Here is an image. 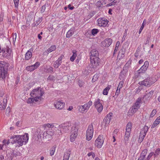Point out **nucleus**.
Segmentation results:
<instances>
[{"instance_id": "obj_1", "label": "nucleus", "mask_w": 160, "mask_h": 160, "mask_svg": "<svg viewBox=\"0 0 160 160\" xmlns=\"http://www.w3.org/2000/svg\"><path fill=\"white\" fill-rule=\"evenodd\" d=\"M12 137L13 143L14 144H17L16 146L19 147L22 146L23 144H26L29 139L28 134L27 133H25L22 135H14Z\"/></svg>"}, {"instance_id": "obj_2", "label": "nucleus", "mask_w": 160, "mask_h": 160, "mask_svg": "<svg viewBox=\"0 0 160 160\" xmlns=\"http://www.w3.org/2000/svg\"><path fill=\"white\" fill-rule=\"evenodd\" d=\"M9 64L4 61H0V79L4 80L8 75V68Z\"/></svg>"}, {"instance_id": "obj_3", "label": "nucleus", "mask_w": 160, "mask_h": 160, "mask_svg": "<svg viewBox=\"0 0 160 160\" xmlns=\"http://www.w3.org/2000/svg\"><path fill=\"white\" fill-rule=\"evenodd\" d=\"M44 92L42 89L40 87H38L33 89L30 95L33 98H35L37 100H41L42 98L41 97L44 93Z\"/></svg>"}, {"instance_id": "obj_4", "label": "nucleus", "mask_w": 160, "mask_h": 160, "mask_svg": "<svg viewBox=\"0 0 160 160\" xmlns=\"http://www.w3.org/2000/svg\"><path fill=\"white\" fill-rule=\"evenodd\" d=\"M79 126L75 123L72 126L70 136V140L71 142H74L78 135Z\"/></svg>"}, {"instance_id": "obj_5", "label": "nucleus", "mask_w": 160, "mask_h": 160, "mask_svg": "<svg viewBox=\"0 0 160 160\" xmlns=\"http://www.w3.org/2000/svg\"><path fill=\"white\" fill-rule=\"evenodd\" d=\"M93 124L91 123L89 125L86 132V138L87 140L90 141L92 138L93 133Z\"/></svg>"}, {"instance_id": "obj_6", "label": "nucleus", "mask_w": 160, "mask_h": 160, "mask_svg": "<svg viewBox=\"0 0 160 160\" xmlns=\"http://www.w3.org/2000/svg\"><path fill=\"white\" fill-rule=\"evenodd\" d=\"M40 130V129L38 128L37 129V133H38V132H39V133L40 132L39 131ZM38 137L40 138L41 139H42V140L43 142H47L49 140L52 138V136L48 135V133H47L46 132H44L42 135L41 134L38 133Z\"/></svg>"}, {"instance_id": "obj_7", "label": "nucleus", "mask_w": 160, "mask_h": 160, "mask_svg": "<svg viewBox=\"0 0 160 160\" xmlns=\"http://www.w3.org/2000/svg\"><path fill=\"white\" fill-rule=\"evenodd\" d=\"M92 105V102L90 100L84 105L79 106L78 110L80 112L83 113L85 111L87 112Z\"/></svg>"}, {"instance_id": "obj_8", "label": "nucleus", "mask_w": 160, "mask_h": 160, "mask_svg": "<svg viewBox=\"0 0 160 160\" xmlns=\"http://www.w3.org/2000/svg\"><path fill=\"white\" fill-rule=\"evenodd\" d=\"M100 59L99 58H90L91 67L96 69L100 64Z\"/></svg>"}, {"instance_id": "obj_9", "label": "nucleus", "mask_w": 160, "mask_h": 160, "mask_svg": "<svg viewBox=\"0 0 160 160\" xmlns=\"http://www.w3.org/2000/svg\"><path fill=\"white\" fill-rule=\"evenodd\" d=\"M155 82L153 80V78L148 77L143 81L140 82L139 84L140 85H144L147 87H149Z\"/></svg>"}, {"instance_id": "obj_10", "label": "nucleus", "mask_w": 160, "mask_h": 160, "mask_svg": "<svg viewBox=\"0 0 160 160\" xmlns=\"http://www.w3.org/2000/svg\"><path fill=\"white\" fill-rule=\"evenodd\" d=\"M104 140L102 135H100L95 141V145L98 148H101L103 144Z\"/></svg>"}, {"instance_id": "obj_11", "label": "nucleus", "mask_w": 160, "mask_h": 160, "mask_svg": "<svg viewBox=\"0 0 160 160\" xmlns=\"http://www.w3.org/2000/svg\"><path fill=\"white\" fill-rule=\"evenodd\" d=\"M100 99L98 98L94 102V105L95 108H96L98 110V111L99 113L102 111L103 109V106L100 102Z\"/></svg>"}, {"instance_id": "obj_12", "label": "nucleus", "mask_w": 160, "mask_h": 160, "mask_svg": "<svg viewBox=\"0 0 160 160\" xmlns=\"http://www.w3.org/2000/svg\"><path fill=\"white\" fill-rule=\"evenodd\" d=\"M2 52V56L6 58L9 59H10L12 56V53H8L6 52V48H1L0 46V53Z\"/></svg>"}, {"instance_id": "obj_13", "label": "nucleus", "mask_w": 160, "mask_h": 160, "mask_svg": "<svg viewBox=\"0 0 160 160\" xmlns=\"http://www.w3.org/2000/svg\"><path fill=\"white\" fill-rule=\"evenodd\" d=\"M98 25L100 27H106L108 24V21L105 19L104 18H100L97 20Z\"/></svg>"}, {"instance_id": "obj_14", "label": "nucleus", "mask_w": 160, "mask_h": 160, "mask_svg": "<svg viewBox=\"0 0 160 160\" xmlns=\"http://www.w3.org/2000/svg\"><path fill=\"white\" fill-rule=\"evenodd\" d=\"M40 65L39 62H36L34 65L28 66L26 67V69L28 71L32 72L36 69Z\"/></svg>"}, {"instance_id": "obj_15", "label": "nucleus", "mask_w": 160, "mask_h": 160, "mask_svg": "<svg viewBox=\"0 0 160 160\" xmlns=\"http://www.w3.org/2000/svg\"><path fill=\"white\" fill-rule=\"evenodd\" d=\"M148 62L147 61H146L144 62V64L137 71L138 73L140 74L141 73H144L148 68Z\"/></svg>"}, {"instance_id": "obj_16", "label": "nucleus", "mask_w": 160, "mask_h": 160, "mask_svg": "<svg viewBox=\"0 0 160 160\" xmlns=\"http://www.w3.org/2000/svg\"><path fill=\"white\" fill-rule=\"evenodd\" d=\"M112 113H109L107 115L104 119L103 120V122L105 123V126H107L109 124L112 117Z\"/></svg>"}, {"instance_id": "obj_17", "label": "nucleus", "mask_w": 160, "mask_h": 160, "mask_svg": "<svg viewBox=\"0 0 160 160\" xmlns=\"http://www.w3.org/2000/svg\"><path fill=\"white\" fill-rule=\"evenodd\" d=\"M112 40L110 38L106 39L102 42L101 44L102 46L104 47H108L112 43Z\"/></svg>"}, {"instance_id": "obj_18", "label": "nucleus", "mask_w": 160, "mask_h": 160, "mask_svg": "<svg viewBox=\"0 0 160 160\" xmlns=\"http://www.w3.org/2000/svg\"><path fill=\"white\" fill-rule=\"evenodd\" d=\"M55 107L59 109H62L64 107L65 103L59 100L55 102L54 104Z\"/></svg>"}, {"instance_id": "obj_19", "label": "nucleus", "mask_w": 160, "mask_h": 160, "mask_svg": "<svg viewBox=\"0 0 160 160\" xmlns=\"http://www.w3.org/2000/svg\"><path fill=\"white\" fill-rule=\"evenodd\" d=\"M106 4V1L105 0H100L97 2L96 6L100 9L102 8L103 7V5Z\"/></svg>"}, {"instance_id": "obj_20", "label": "nucleus", "mask_w": 160, "mask_h": 160, "mask_svg": "<svg viewBox=\"0 0 160 160\" xmlns=\"http://www.w3.org/2000/svg\"><path fill=\"white\" fill-rule=\"evenodd\" d=\"M128 71V69H126L125 68H123V70L121 71L120 73L119 79L120 80H124L125 79L124 77L125 76V74Z\"/></svg>"}, {"instance_id": "obj_21", "label": "nucleus", "mask_w": 160, "mask_h": 160, "mask_svg": "<svg viewBox=\"0 0 160 160\" xmlns=\"http://www.w3.org/2000/svg\"><path fill=\"white\" fill-rule=\"evenodd\" d=\"M91 53L90 58H99V53L96 49H94L92 50L91 51Z\"/></svg>"}, {"instance_id": "obj_22", "label": "nucleus", "mask_w": 160, "mask_h": 160, "mask_svg": "<svg viewBox=\"0 0 160 160\" xmlns=\"http://www.w3.org/2000/svg\"><path fill=\"white\" fill-rule=\"evenodd\" d=\"M32 48L29 49L26 52L25 56V60H29L32 57V52L33 51Z\"/></svg>"}, {"instance_id": "obj_23", "label": "nucleus", "mask_w": 160, "mask_h": 160, "mask_svg": "<svg viewBox=\"0 0 160 160\" xmlns=\"http://www.w3.org/2000/svg\"><path fill=\"white\" fill-rule=\"evenodd\" d=\"M69 127L68 125H67L65 123H62L59 126V129L62 128L63 131L65 132H67L69 130Z\"/></svg>"}, {"instance_id": "obj_24", "label": "nucleus", "mask_w": 160, "mask_h": 160, "mask_svg": "<svg viewBox=\"0 0 160 160\" xmlns=\"http://www.w3.org/2000/svg\"><path fill=\"white\" fill-rule=\"evenodd\" d=\"M71 154V150L68 149L66 152L64 154L63 160H68Z\"/></svg>"}, {"instance_id": "obj_25", "label": "nucleus", "mask_w": 160, "mask_h": 160, "mask_svg": "<svg viewBox=\"0 0 160 160\" xmlns=\"http://www.w3.org/2000/svg\"><path fill=\"white\" fill-rule=\"evenodd\" d=\"M75 29L74 28H72L67 32L66 34V37L68 38H70L74 33Z\"/></svg>"}, {"instance_id": "obj_26", "label": "nucleus", "mask_w": 160, "mask_h": 160, "mask_svg": "<svg viewBox=\"0 0 160 160\" xmlns=\"http://www.w3.org/2000/svg\"><path fill=\"white\" fill-rule=\"evenodd\" d=\"M142 103V98H138L136 101L134 105V106L140 108V104Z\"/></svg>"}, {"instance_id": "obj_27", "label": "nucleus", "mask_w": 160, "mask_h": 160, "mask_svg": "<svg viewBox=\"0 0 160 160\" xmlns=\"http://www.w3.org/2000/svg\"><path fill=\"white\" fill-rule=\"evenodd\" d=\"M149 128V127L147 126H145L141 130V131L140 132L142 133H143L144 135H146L147 133V132Z\"/></svg>"}, {"instance_id": "obj_28", "label": "nucleus", "mask_w": 160, "mask_h": 160, "mask_svg": "<svg viewBox=\"0 0 160 160\" xmlns=\"http://www.w3.org/2000/svg\"><path fill=\"white\" fill-rule=\"evenodd\" d=\"M13 157L12 153V151H11L10 153L7 154V156L5 158H6L7 160H12Z\"/></svg>"}, {"instance_id": "obj_29", "label": "nucleus", "mask_w": 160, "mask_h": 160, "mask_svg": "<svg viewBox=\"0 0 160 160\" xmlns=\"http://www.w3.org/2000/svg\"><path fill=\"white\" fill-rule=\"evenodd\" d=\"M76 52L77 51L75 50H73L72 51L73 54L70 58V60L71 61L73 62L75 59V58L77 56Z\"/></svg>"}, {"instance_id": "obj_30", "label": "nucleus", "mask_w": 160, "mask_h": 160, "mask_svg": "<svg viewBox=\"0 0 160 160\" xmlns=\"http://www.w3.org/2000/svg\"><path fill=\"white\" fill-rule=\"evenodd\" d=\"M62 63V61H60L59 60H57L53 64V66L56 68H58L59 66L61 65Z\"/></svg>"}, {"instance_id": "obj_31", "label": "nucleus", "mask_w": 160, "mask_h": 160, "mask_svg": "<svg viewBox=\"0 0 160 160\" xmlns=\"http://www.w3.org/2000/svg\"><path fill=\"white\" fill-rule=\"evenodd\" d=\"M56 49L55 45H52L46 51V52L48 53L51 52L53 51H54Z\"/></svg>"}, {"instance_id": "obj_32", "label": "nucleus", "mask_w": 160, "mask_h": 160, "mask_svg": "<svg viewBox=\"0 0 160 160\" xmlns=\"http://www.w3.org/2000/svg\"><path fill=\"white\" fill-rule=\"evenodd\" d=\"M35 101L36 102L38 101V100H37V99H35V98H29L27 101V102L28 103H32L34 101Z\"/></svg>"}, {"instance_id": "obj_33", "label": "nucleus", "mask_w": 160, "mask_h": 160, "mask_svg": "<svg viewBox=\"0 0 160 160\" xmlns=\"http://www.w3.org/2000/svg\"><path fill=\"white\" fill-rule=\"evenodd\" d=\"M7 102V99L5 98H4L3 101V105L0 108L1 109H3V110L5 109L6 108Z\"/></svg>"}, {"instance_id": "obj_34", "label": "nucleus", "mask_w": 160, "mask_h": 160, "mask_svg": "<svg viewBox=\"0 0 160 160\" xmlns=\"http://www.w3.org/2000/svg\"><path fill=\"white\" fill-rule=\"evenodd\" d=\"M145 136V135H144L143 133L140 132L138 139V142H141L142 141Z\"/></svg>"}, {"instance_id": "obj_35", "label": "nucleus", "mask_w": 160, "mask_h": 160, "mask_svg": "<svg viewBox=\"0 0 160 160\" xmlns=\"http://www.w3.org/2000/svg\"><path fill=\"white\" fill-rule=\"evenodd\" d=\"M48 135H49L52 136L54 134V131L52 130V128H49L47 129V131L45 132Z\"/></svg>"}, {"instance_id": "obj_36", "label": "nucleus", "mask_w": 160, "mask_h": 160, "mask_svg": "<svg viewBox=\"0 0 160 160\" xmlns=\"http://www.w3.org/2000/svg\"><path fill=\"white\" fill-rule=\"evenodd\" d=\"M139 108L134 106V105L130 109L131 110V112L133 113H135L138 110Z\"/></svg>"}, {"instance_id": "obj_37", "label": "nucleus", "mask_w": 160, "mask_h": 160, "mask_svg": "<svg viewBox=\"0 0 160 160\" xmlns=\"http://www.w3.org/2000/svg\"><path fill=\"white\" fill-rule=\"evenodd\" d=\"M153 91H151L148 93H147L145 95V97H146V98H151L153 95Z\"/></svg>"}, {"instance_id": "obj_38", "label": "nucleus", "mask_w": 160, "mask_h": 160, "mask_svg": "<svg viewBox=\"0 0 160 160\" xmlns=\"http://www.w3.org/2000/svg\"><path fill=\"white\" fill-rule=\"evenodd\" d=\"M99 32V30L97 29L93 28L91 31V33L93 36L96 35Z\"/></svg>"}, {"instance_id": "obj_39", "label": "nucleus", "mask_w": 160, "mask_h": 160, "mask_svg": "<svg viewBox=\"0 0 160 160\" xmlns=\"http://www.w3.org/2000/svg\"><path fill=\"white\" fill-rule=\"evenodd\" d=\"M56 148V146H54L50 150V154L51 156L54 155Z\"/></svg>"}, {"instance_id": "obj_40", "label": "nucleus", "mask_w": 160, "mask_h": 160, "mask_svg": "<svg viewBox=\"0 0 160 160\" xmlns=\"http://www.w3.org/2000/svg\"><path fill=\"white\" fill-rule=\"evenodd\" d=\"M98 77H99L98 74H95L94 75V76L92 79V82H95L96 81L98 80Z\"/></svg>"}, {"instance_id": "obj_41", "label": "nucleus", "mask_w": 160, "mask_h": 160, "mask_svg": "<svg viewBox=\"0 0 160 160\" xmlns=\"http://www.w3.org/2000/svg\"><path fill=\"white\" fill-rule=\"evenodd\" d=\"M130 134V133H127L126 132H125L124 140L125 141V142H127L128 141V138L129 137Z\"/></svg>"}, {"instance_id": "obj_42", "label": "nucleus", "mask_w": 160, "mask_h": 160, "mask_svg": "<svg viewBox=\"0 0 160 160\" xmlns=\"http://www.w3.org/2000/svg\"><path fill=\"white\" fill-rule=\"evenodd\" d=\"M131 63V61L129 60L127 63L125 64V66H124L123 68H125L127 69L128 70L129 66H130V64Z\"/></svg>"}, {"instance_id": "obj_43", "label": "nucleus", "mask_w": 160, "mask_h": 160, "mask_svg": "<svg viewBox=\"0 0 160 160\" xmlns=\"http://www.w3.org/2000/svg\"><path fill=\"white\" fill-rule=\"evenodd\" d=\"M56 79L55 77L52 75H50L48 77L47 79V81H51V80H55Z\"/></svg>"}, {"instance_id": "obj_44", "label": "nucleus", "mask_w": 160, "mask_h": 160, "mask_svg": "<svg viewBox=\"0 0 160 160\" xmlns=\"http://www.w3.org/2000/svg\"><path fill=\"white\" fill-rule=\"evenodd\" d=\"M10 143H11L12 144H14L13 143L12 137H11L10 139L7 140L5 146L8 145Z\"/></svg>"}, {"instance_id": "obj_45", "label": "nucleus", "mask_w": 160, "mask_h": 160, "mask_svg": "<svg viewBox=\"0 0 160 160\" xmlns=\"http://www.w3.org/2000/svg\"><path fill=\"white\" fill-rule=\"evenodd\" d=\"M47 72L48 73H52L53 72V68L52 67L49 66L48 68L47 69Z\"/></svg>"}, {"instance_id": "obj_46", "label": "nucleus", "mask_w": 160, "mask_h": 160, "mask_svg": "<svg viewBox=\"0 0 160 160\" xmlns=\"http://www.w3.org/2000/svg\"><path fill=\"white\" fill-rule=\"evenodd\" d=\"M110 89V88L108 87H106L105 88L103 91V94L104 95H107L108 93V91Z\"/></svg>"}, {"instance_id": "obj_47", "label": "nucleus", "mask_w": 160, "mask_h": 160, "mask_svg": "<svg viewBox=\"0 0 160 160\" xmlns=\"http://www.w3.org/2000/svg\"><path fill=\"white\" fill-rule=\"evenodd\" d=\"M44 127L46 128L47 127L49 128H52L54 127V125L53 124H50L49 123H47L44 125Z\"/></svg>"}, {"instance_id": "obj_48", "label": "nucleus", "mask_w": 160, "mask_h": 160, "mask_svg": "<svg viewBox=\"0 0 160 160\" xmlns=\"http://www.w3.org/2000/svg\"><path fill=\"white\" fill-rule=\"evenodd\" d=\"M11 112V108L10 107H8L7 108L6 112V115L8 117L10 116V112Z\"/></svg>"}, {"instance_id": "obj_49", "label": "nucleus", "mask_w": 160, "mask_h": 160, "mask_svg": "<svg viewBox=\"0 0 160 160\" xmlns=\"http://www.w3.org/2000/svg\"><path fill=\"white\" fill-rule=\"evenodd\" d=\"M156 112H157V111H156V109H154L152 111V112H151V113L150 115V117H153L155 115V114H156Z\"/></svg>"}, {"instance_id": "obj_50", "label": "nucleus", "mask_w": 160, "mask_h": 160, "mask_svg": "<svg viewBox=\"0 0 160 160\" xmlns=\"http://www.w3.org/2000/svg\"><path fill=\"white\" fill-rule=\"evenodd\" d=\"M14 157H16L18 156L20 154V152H15L14 151H12Z\"/></svg>"}, {"instance_id": "obj_51", "label": "nucleus", "mask_w": 160, "mask_h": 160, "mask_svg": "<svg viewBox=\"0 0 160 160\" xmlns=\"http://www.w3.org/2000/svg\"><path fill=\"white\" fill-rule=\"evenodd\" d=\"M132 124L131 122H129L126 126V129H132Z\"/></svg>"}, {"instance_id": "obj_52", "label": "nucleus", "mask_w": 160, "mask_h": 160, "mask_svg": "<svg viewBox=\"0 0 160 160\" xmlns=\"http://www.w3.org/2000/svg\"><path fill=\"white\" fill-rule=\"evenodd\" d=\"M147 151L148 150L147 149H145L143 150L142 151L140 155L145 157L147 152Z\"/></svg>"}, {"instance_id": "obj_53", "label": "nucleus", "mask_w": 160, "mask_h": 160, "mask_svg": "<svg viewBox=\"0 0 160 160\" xmlns=\"http://www.w3.org/2000/svg\"><path fill=\"white\" fill-rule=\"evenodd\" d=\"M145 21V20H144L142 24V26H141V27L139 29V33L140 34L142 32V29L144 27V22Z\"/></svg>"}, {"instance_id": "obj_54", "label": "nucleus", "mask_w": 160, "mask_h": 160, "mask_svg": "<svg viewBox=\"0 0 160 160\" xmlns=\"http://www.w3.org/2000/svg\"><path fill=\"white\" fill-rule=\"evenodd\" d=\"M46 8V4H45L42 7L41 9V13H43L45 12Z\"/></svg>"}, {"instance_id": "obj_55", "label": "nucleus", "mask_w": 160, "mask_h": 160, "mask_svg": "<svg viewBox=\"0 0 160 160\" xmlns=\"http://www.w3.org/2000/svg\"><path fill=\"white\" fill-rule=\"evenodd\" d=\"M6 48V52L8 53H12V50L10 49V48L8 46H7Z\"/></svg>"}, {"instance_id": "obj_56", "label": "nucleus", "mask_w": 160, "mask_h": 160, "mask_svg": "<svg viewBox=\"0 0 160 160\" xmlns=\"http://www.w3.org/2000/svg\"><path fill=\"white\" fill-rule=\"evenodd\" d=\"M117 2V1H116L115 2H114V1L112 2H111L109 3L106 6L107 7H109L112 5H115L116 3Z\"/></svg>"}, {"instance_id": "obj_57", "label": "nucleus", "mask_w": 160, "mask_h": 160, "mask_svg": "<svg viewBox=\"0 0 160 160\" xmlns=\"http://www.w3.org/2000/svg\"><path fill=\"white\" fill-rule=\"evenodd\" d=\"M158 124H159L156 121H155L152 126L151 128H154Z\"/></svg>"}, {"instance_id": "obj_58", "label": "nucleus", "mask_w": 160, "mask_h": 160, "mask_svg": "<svg viewBox=\"0 0 160 160\" xmlns=\"http://www.w3.org/2000/svg\"><path fill=\"white\" fill-rule=\"evenodd\" d=\"M13 1L15 7L17 8L18 5L19 0H13Z\"/></svg>"}, {"instance_id": "obj_59", "label": "nucleus", "mask_w": 160, "mask_h": 160, "mask_svg": "<svg viewBox=\"0 0 160 160\" xmlns=\"http://www.w3.org/2000/svg\"><path fill=\"white\" fill-rule=\"evenodd\" d=\"M42 17L39 18L36 21L37 24V25H39V24L42 21Z\"/></svg>"}, {"instance_id": "obj_60", "label": "nucleus", "mask_w": 160, "mask_h": 160, "mask_svg": "<svg viewBox=\"0 0 160 160\" xmlns=\"http://www.w3.org/2000/svg\"><path fill=\"white\" fill-rule=\"evenodd\" d=\"M153 153V152H151L150 153L147 158V160H149L150 158L152 156Z\"/></svg>"}, {"instance_id": "obj_61", "label": "nucleus", "mask_w": 160, "mask_h": 160, "mask_svg": "<svg viewBox=\"0 0 160 160\" xmlns=\"http://www.w3.org/2000/svg\"><path fill=\"white\" fill-rule=\"evenodd\" d=\"M160 149L159 148H157L155 151V153L157 155H159L160 154Z\"/></svg>"}, {"instance_id": "obj_62", "label": "nucleus", "mask_w": 160, "mask_h": 160, "mask_svg": "<svg viewBox=\"0 0 160 160\" xmlns=\"http://www.w3.org/2000/svg\"><path fill=\"white\" fill-rule=\"evenodd\" d=\"M124 83V82L123 80H122V81H121L119 82V83L118 85L120 88H122L123 86V85Z\"/></svg>"}, {"instance_id": "obj_63", "label": "nucleus", "mask_w": 160, "mask_h": 160, "mask_svg": "<svg viewBox=\"0 0 160 160\" xmlns=\"http://www.w3.org/2000/svg\"><path fill=\"white\" fill-rule=\"evenodd\" d=\"M78 84L80 87H82L83 86V82L79 80L78 81Z\"/></svg>"}, {"instance_id": "obj_64", "label": "nucleus", "mask_w": 160, "mask_h": 160, "mask_svg": "<svg viewBox=\"0 0 160 160\" xmlns=\"http://www.w3.org/2000/svg\"><path fill=\"white\" fill-rule=\"evenodd\" d=\"M145 158V156L140 155V157L138 158V160H144Z\"/></svg>"}]
</instances>
